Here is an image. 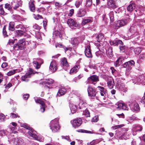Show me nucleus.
Wrapping results in <instances>:
<instances>
[{
	"instance_id": "3",
	"label": "nucleus",
	"mask_w": 145,
	"mask_h": 145,
	"mask_svg": "<svg viewBox=\"0 0 145 145\" xmlns=\"http://www.w3.org/2000/svg\"><path fill=\"white\" fill-rule=\"evenodd\" d=\"M71 122L72 127L75 128H76L81 125L82 121L81 118H77L71 121Z\"/></svg>"
},
{
	"instance_id": "19",
	"label": "nucleus",
	"mask_w": 145,
	"mask_h": 145,
	"mask_svg": "<svg viewBox=\"0 0 145 145\" xmlns=\"http://www.w3.org/2000/svg\"><path fill=\"white\" fill-rule=\"evenodd\" d=\"M78 37H75L72 38L71 40V44L73 45L77 46L79 43V41Z\"/></svg>"
},
{
	"instance_id": "7",
	"label": "nucleus",
	"mask_w": 145,
	"mask_h": 145,
	"mask_svg": "<svg viewBox=\"0 0 145 145\" xmlns=\"http://www.w3.org/2000/svg\"><path fill=\"white\" fill-rule=\"evenodd\" d=\"M44 85L45 86L47 87L49 89H51L55 87L54 86L53 84L54 83V81L51 79H48L44 81Z\"/></svg>"
},
{
	"instance_id": "13",
	"label": "nucleus",
	"mask_w": 145,
	"mask_h": 145,
	"mask_svg": "<svg viewBox=\"0 0 145 145\" xmlns=\"http://www.w3.org/2000/svg\"><path fill=\"white\" fill-rule=\"evenodd\" d=\"M116 105L117 106L116 108L117 110H128V108L127 106L124 103L118 102Z\"/></svg>"
},
{
	"instance_id": "43",
	"label": "nucleus",
	"mask_w": 145,
	"mask_h": 145,
	"mask_svg": "<svg viewBox=\"0 0 145 145\" xmlns=\"http://www.w3.org/2000/svg\"><path fill=\"white\" fill-rule=\"evenodd\" d=\"M109 15L110 21L111 22H112L114 21V19L113 12V11L111 12L109 14Z\"/></svg>"
},
{
	"instance_id": "59",
	"label": "nucleus",
	"mask_w": 145,
	"mask_h": 145,
	"mask_svg": "<svg viewBox=\"0 0 145 145\" xmlns=\"http://www.w3.org/2000/svg\"><path fill=\"white\" fill-rule=\"evenodd\" d=\"M74 10L73 9H71L69 11V13L68 15L70 16H71L73 15L74 13Z\"/></svg>"
},
{
	"instance_id": "45",
	"label": "nucleus",
	"mask_w": 145,
	"mask_h": 145,
	"mask_svg": "<svg viewBox=\"0 0 145 145\" xmlns=\"http://www.w3.org/2000/svg\"><path fill=\"white\" fill-rule=\"evenodd\" d=\"M0 14L3 15H5L6 14L3 7L2 5H0Z\"/></svg>"
},
{
	"instance_id": "21",
	"label": "nucleus",
	"mask_w": 145,
	"mask_h": 145,
	"mask_svg": "<svg viewBox=\"0 0 145 145\" xmlns=\"http://www.w3.org/2000/svg\"><path fill=\"white\" fill-rule=\"evenodd\" d=\"M114 84V80L112 79L111 78L108 80L107 82V86L109 89H112L113 88Z\"/></svg>"
},
{
	"instance_id": "4",
	"label": "nucleus",
	"mask_w": 145,
	"mask_h": 145,
	"mask_svg": "<svg viewBox=\"0 0 145 145\" xmlns=\"http://www.w3.org/2000/svg\"><path fill=\"white\" fill-rule=\"evenodd\" d=\"M35 100L36 103L40 104L41 105V106L40 108V110L42 112H43L45 110L46 105L44 103V102L40 99V98H35Z\"/></svg>"
},
{
	"instance_id": "41",
	"label": "nucleus",
	"mask_w": 145,
	"mask_h": 145,
	"mask_svg": "<svg viewBox=\"0 0 145 145\" xmlns=\"http://www.w3.org/2000/svg\"><path fill=\"white\" fill-rule=\"evenodd\" d=\"M92 4V0H86L85 6L86 7H90Z\"/></svg>"
},
{
	"instance_id": "16",
	"label": "nucleus",
	"mask_w": 145,
	"mask_h": 145,
	"mask_svg": "<svg viewBox=\"0 0 145 145\" xmlns=\"http://www.w3.org/2000/svg\"><path fill=\"white\" fill-rule=\"evenodd\" d=\"M39 60L41 61V62L39 61H34L33 63L34 66L36 69H38L40 68L41 65L43 63V61L42 59H39Z\"/></svg>"
},
{
	"instance_id": "50",
	"label": "nucleus",
	"mask_w": 145,
	"mask_h": 145,
	"mask_svg": "<svg viewBox=\"0 0 145 145\" xmlns=\"http://www.w3.org/2000/svg\"><path fill=\"white\" fill-rule=\"evenodd\" d=\"M123 67L124 68L128 67L129 69L131 70V67L130 66L128 61L125 63L123 64Z\"/></svg>"
},
{
	"instance_id": "56",
	"label": "nucleus",
	"mask_w": 145,
	"mask_h": 145,
	"mask_svg": "<svg viewBox=\"0 0 145 145\" xmlns=\"http://www.w3.org/2000/svg\"><path fill=\"white\" fill-rule=\"evenodd\" d=\"M33 27L34 29L38 30H39L41 29L40 27L36 24H35Z\"/></svg>"
},
{
	"instance_id": "30",
	"label": "nucleus",
	"mask_w": 145,
	"mask_h": 145,
	"mask_svg": "<svg viewBox=\"0 0 145 145\" xmlns=\"http://www.w3.org/2000/svg\"><path fill=\"white\" fill-rule=\"evenodd\" d=\"M32 16L33 18L36 20H39L43 18V17L39 14H33Z\"/></svg>"
},
{
	"instance_id": "62",
	"label": "nucleus",
	"mask_w": 145,
	"mask_h": 145,
	"mask_svg": "<svg viewBox=\"0 0 145 145\" xmlns=\"http://www.w3.org/2000/svg\"><path fill=\"white\" fill-rule=\"evenodd\" d=\"M29 94H24L23 95V99L25 100H27L29 97Z\"/></svg>"
},
{
	"instance_id": "52",
	"label": "nucleus",
	"mask_w": 145,
	"mask_h": 145,
	"mask_svg": "<svg viewBox=\"0 0 145 145\" xmlns=\"http://www.w3.org/2000/svg\"><path fill=\"white\" fill-rule=\"evenodd\" d=\"M120 51L122 52L123 53L126 50V47L125 46H120Z\"/></svg>"
},
{
	"instance_id": "12",
	"label": "nucleus",
	"mask_w": 145,
	"mask_h": 145,
	"mask_svg": "<svg viewBox=\"0 0 145 145\" xmlns=\"http://www.w3.org/2000/svg\"><path fill=\"white\" fill-rule=\"evenodd\" d=\"M84 53L85 56L88 57H92V54L90 45H87L85 47Z\"/></svg>"
},
{
	"instance_id": "44",
	"label": "nucleus",
	"mask_w": 145,
	"mask_h": 145,
	"mask_svg": "<svg viewBox=\"0 0 145 145\" xmlns=\"http://www.w3.org/2000/svg\"><path fill=\"white\" fill-rule=\"evenodd\" d=\"M120 44L123 45V43L121 40H116L115 43V46H118Z\"/></svg>"
},
{
	"instance_id": "11",
	"label": "nucleus",
	"mask_w": 145,
	"mask_h": 145,
	"mask_svg": "<svg viewBox=\"0 0 145 145\" xmlns=\"http://www.w3.org/2000/svg\"><path fill=\"white\" fill-rule=\"evenodd\" d=\"M57 64L55 60L52 61L50 63L49 67L50 70L53 72L56 71L58 69Z\"/></svg>"
},
{
	"instance_id": "29",
	"label": "nucleus",
	"mask_w": 145,
	"mask_h": 145,
	"mask_svg": "<svg viewBox=\"0 0 145 145\" xmlns=\"http://www.w3.org/2000/svg\"><path fill=\"white\" fill-rule=\"evenodd\" d=\"M106 54L110 57H112V48L111 47H109L108 50L106 51Z\"/></svg>"
},
{
	"instance_id": "38",
	"label": "nucleus",
	"mask_w": 145,
	"mask_h": 145,
	"mask_svg": "<svg viewBox=\"0 0 145 145\" xmlns=\"http://www.w3.org/2000/svg\"><path fill=\"white\" fill-rule=\"evenodd\" d=\"M122 59L121 58H118L114 63V64L115 67L119 66L121 63Z\"/></svg>"
},
{
	"instance_id": "17",
	"label": "nucleus",
	"mask_w": 145,
	"mask_h": 145,
	"mask_svg": "<svg viewBox=\"0 0 145 145\" xmlns=\"http://www.w3.org/2000/svg\"><path fill=\"white\" fill-rule=\"evenodd\" d=\"M79 108L81 110V111H84L87 109V104L85 102L82 101H80L79 104Z\"/></svg>"
},
{
	"instance_id": "53",
	"label": "nucleus",
	"mask_w": 145,
	"mask_h": 145,
	"mask_svg": "<svg viewBox=\"0 0 145 145\" xmlns=\"http://www.w3.org/2000/svg\"><path fill=\"white\" fill-rule=\"evenodd\" d=\"M15 72V70L10 71L7 73V75L8 76H10L14 74Z\"/></svg>"
},
{
	"instance_id": "60",
	"label": "nucleus",
	"mask_w": 145,
	"mask_h": 145,
	"mask_svg": "<svg viewBox=\"0 0 145 145\" xmlns=\"http://www.w3.org/2000/svg\"><path fill=\"white\" fill-rule=\"evenodd\" d=\"M130 66H133L135 64V62L133 60H131L128 61Z\"/></svg>"
},
{
	"instance_id": "40",
	"label": "nucleus",
	"mask_w": 145,
	"mask_h": 145,
	"mask_svg": "<svg viewBox=\"0 0 145 145\" xmlns=\"http://www.w3.org/2000/svg\"><path fill=\"white\" fill-rule=\"evenodd\" d=\"M70 107L71 111L73 113H74L77 110V108L75 105L71 104Z\"/></svg>"
},
{
	"instance_id": "24",
	"label": "nucleus",
	"mask_w": 145,
	"mask_h": 145,
	"mask_svg": "<svg viewBox=\"0 0 145 145\" xmlns=\"http://www.w3.org/2000/svg\"><path fill=\"white\" fill-rule=\"evenodd\" d=\"M80 66L79 65H75L70 70V73L72 74L73 73H76L77 72L79 69Z\"/></svg>"
},
{
	"instance_id": "49",
	"label": "nucleus",
	"mask_w": 145,
	"mask_h": 145,
	"mask_svg": "<svg viewBox=\"0 0 145 145\" xmlns=\"http://www.w3.org/2000/svg\"><path fill=\"white\" fill-rule=\"evenodd\" d=\"M31 132V133L30 132H28L29 135H30L31 137L34 138L36 139L37 138V136L36 134L34 133L33 132Z\"/></svg>"
},
{
	"instance_id": "63",
	"label": "nucleus",
	"mask_w": 145,
	"mask_h": 145,
	"mask_svg": "<svg viewBox=\"0 0 145 145\" xmlns=\"http://www.w3.org/2000/svg\"><path fill=\"white\" fill-rule=\"evenodd\" d=\"M116 40H111L110 41V44L111 46H115V43Z\"/></svg>"
},
{
	"instance_id": "55",
	"label": "nucleus",
	"mask_w": 145,
	"mask_h": 145,
	"mask_svg": "<svg viewBox=\"0 0 145 145\" xmlns=\"http://www.w3.org/2000/svg\"><path fill=\"white\" fill-rule=\"evenodd\" d=\"M5 119V116L3 114H0V120L1 121H3Z\"/></svg>"
},
{
	"instance_id": "34",
	"label": "nucleus",
	"mask_w": 145,
	"mask_h": 145,
	"mask_svg": "<svg viewBox=\"0 0 145 145\" xmlns=\"http://www.w3.org/2000/svg\"><path fill=\"white\" fill-rule=\"evenodd\" d=\"M28 78H29V77L25 74L24 76H22L21 79L23 81L27 82L29 80L27 79Z\"/></svg>"
},
{
	"instance_id": "47",
	"label": "nucleus",
	"mask_w": 145,
	"mask_h": 145,
	"mask_svg": "<svg viewBox=\"0 0 145 145\" xmlns=\"http://www.w3.org/2000/svg\"><path fill=\"white\" fill-rule=\"evenodd\" d=\"M82 1H76L75 2V5L77 8H78L82 5Z\"/></svg>"
},
{
	"instance_id": "31",
	"label": "nucleus",
	"mask_w": 145,
	"mask_h": 145,
	"mask_svg": "<svg viewBox=\"0 0 145 145\" xmlns=\"http://www.w3.org/2000/svg\"><path fill=\"white\" fill-rule=\"evenodd\" d=\"M76 131L77 132L82 133H88L90 134L93 133V132L92 131H87L83 129H79L77 130Z\"/></svg>"
},
{
	"instance_id": "35",
	"label": "nucleus",
	"mask_w": 145,
	"mask_h": 145,
	"mask_svg": "<svg viewBox=\"0 0 145 145\" xmlns=\"http://www.w3.org/2000/svg\"><path fill=\"white\" fill-rule=\"evenodd\" d=\"M26 30H17L15 32L17 35L20 36H22L24 35L25 33Z\"/></svg>"
},
{
	"instance_id": "20",
	"label": "nucleus",
	"mask_w": 145,
	"mask_h": 145,
	"mask_svg": "<svg viewBox=\"0 0 145 145\" xmlns=\"http://www.w3.org/2000/svg\"><path fill=\"white\" fill-rule=\"evenodd\" d=\"M127 22L125 20H122L118 21L116 25L119 27L123 26L126 25Z\"/></svg>"
},
{
	"instance_id": "27",
	"label": "nucleus",
	"mask_w": 145,
	"mask_h": 145,
	"mask_svg": "<svg viewBox=\"0 0 145 145\" xmlns=\"http://www.w3.org/2000/svg\"><path fill=\"white\" fill-rule=\"evenodd\" d=\"M14 25L15 23L14 22H10L8 27V29L9 31H13L15 30Z\"/></svg>"
},
{
	"instance_id": "57",
	"label": "nucleus",
	"mask_w": 145,
	"mask_h": 145,
	"mask_svg": "<svg viewBox=\"0 0 145 145\" xmlns=\"http://www.w3.org/2000/svg\"><path fill=\"white\" fill-rule=\"evenodd\" d=\"M98 120V116H95L92 119V121L94 122H97Z\"/></svg>"
},
{
	"instance_id": "61",
	"label": "nucleus",
	"mask_w": 145,
	"mask_h": 145,
	"mask_svg": "<svg viewBox=\"0 0 145 145\" xmlns=\"http://www.w3.org/2000/svg\"><path fill=\"white\" fill-rule=\"evenodd\" d=\"M136 129L137 131H141L142 129V127L141 126H138L136 127Z\"/></svg>"
},
{
	"instance_id": "64",
	"label": "nucleus",
	"mask_w": 145,
	"mask_h": 145,
	"mask_svg": "<svg viewBox=\"0 0 145 145\" xmlns=\"http://www.w3.org/2000/svg\"><path fill=\"white\" fill-rule=\"evenodd\" d=\"M7 63L6 62H4L1 65V67L3 68H4L7 66Z\"/></svg>"
},
{
	"instance_id": "54",
	"label": "nucleus",
	"mask_w": 145,
	"mask_h": 145,
	"mask_svg": "<svg viewBox=\"0 0 145 145\" xmlns=\"http://www.w3.org/2000/svg\"><path fill=\"white\" fill-rule=\"evenodd\" d=\"M110 69L111 70V72L112 74L114 75H115V74L117 72V71L113 67H111Z\"/></svg>"
},
{
	"instance_id": "6",
	"label": "nucleus",
	"mask_w": 145,
	"mask_h": 145,
	"mask_svg": "<svg viewBox=\"0 0 145 145\" xmlns=\"http://www.w3.org/2000/svg\"><path fill=\"white\" fill-rule=\"evenodd\" d=\"M22 1L21 0H16L12 1L11 3V6L14 10H16L20 6H21Z\"/></svg>"
},
{
	"instance_id": "15",
	"label": "nucleus",
	"mask_w": 145,
	"mask_h": 145,
	"mask_svg": "<svg viewBox=\"0 0 145 145\" xmlns=\"http://www.w3.org/2000/svg\"><path fill=\"white\" fill-rule=\"evenodd\" d=\"M67 24L70 26H74L77 27L78 26V24L72 18L68 19L67 21Z\"/></svg>"
},
{
	"instance_id": "2",
	"label": "nucleus",
	"mask_w": 145,
	"mask_h": 145,
	"mask_svg": "<svg viewBox=\"0 0 145 145\" xmlns=\"http://www.w3.org/2000/svg\"><path fill=\"white\" fill-rule=\"evenodd\" d=\"M50 127V129L53 132H57L60 128V127L58 124L57 121L55 120L51 121Z\"/></svg>"
},
{
	"instance_id": "22",
	"label": "nucleus",
	"mask_w": 145,
	"mask_h": 145,
	"mask_svg": "<svg viewBox=\"0 0 145 145\" xmlns=\"http://www.w3.org/2000/svg\"><path fill=\"white\" fill-rule=\"evenodd\" d=\"M93 21L92 18L89 17L88 18L83 20L82 22V24L83 25H84L87 23H91Z\"/></svg>"
},
{
	"instance_id": "39",
	"label": "nucleus",
	"mask_w": 145,
	"mask_h": 145,
	"mask_svg": "<svg viewBox=\"0 0 145 145\" xmlns=\"http://www.w3.org/2000/svg\"><path fill=\"white\" fill-rule=\"evenodd\" d=\"M122 130L123 132H125L122 135H121V137L124 138L125 137V136L127 134V132L128 131V129L127 128H123L122 129Z\"/></svg>"
},
{
	"instance_id": "36",
	"label": "nucleus",
	"mask_w": 145,
	"mask_h": 145,
	"mask_svg": "<svg viewBox=\"0 0 145 145\" xmlns=\"http://www.w3.org/2000/svg\"><path fill=\"white\" fill-rule=\"evenodd\" d=\"M16 28L19 29L18 30H26L25 27L22 24H19L17 25L16 27Z\"/></svg>"
},
{
	"instance_id": "42",
	"label": "nucleus",
	"mask_w": 145,
	"mask_h": 145,
	"mask_svg": "<svg viewBox=\"0 0 145 145\" xmlns=\"http://www.w3.org/2000/svg\"><path fill=\"white\" fill-rule=\"evenodd\" d=\"M6 25H5L3 28V35L5 37H7L8 35L7 34V32L6 31Z\"/></svg>"
},
{
	"instance_id": "9",
	"label": "nucleus",
	"mask_w": 145,
	"mask_h": 145,
	"mask_svg": "<svg viewBox=\"0 0 145 145\" xmlns=\"http://www.w3.org/2000/svg\"><path fill=\"white\" fill-rule=\"evenodd\" d=\"M87 80L88 83H92L93 82H97L99 81V79L98 76L93 75L89 77Z\"/></svg>"
},
{
	"instance_id": "5",
	"label": "nucleus",
	"mask_w": 145,
	"mask_h": 145,
	"mask_svg": "<svg viewBox=\"0 0 145 145\" xmlns=\"http://www.w3.org/2000/svg\"><path fill=\"white\" fill-rule=\"evenodd\" d=\"M87 91L89 96L94 97L96 96L97 92L95 88L91 86H89L88 88Z\"/></svg>"
},
{
	"instance_id": "1",
	"label": "nucleus",
	"mask_w": 145,
	"mask_h": 145,
	"mask_svg": "<svg viewBox=\"0 0 145 145\" xmlns=\"http://www.w3.org/2000/svg\"><path fill=\"white\" fill-rule=\"evenodd\" d=\"M25 39H22L19 40L17 43L15 44L13 48L14 50H23L25 47Z\"/></svg>"
},
{
	"instance_id": "33",
	"label": "nucleus",
	"mask_w": 145,
	"mask_h": 145,
	"mask_svg": "<svg viewBox=\"0 0 145 145\" xmlns=\"http://www.w3.org/2000/svg\"><path fill=\"white\" fill-rule=\"evenodd\" d=\"M98 89L99 90L100 92H103V93H107V90L104 87L101 86H98L97 87Z\"/></svg>"
},
{
	"instance_id": "51",
	"label": "nucleus",
	"mask_w": 145,
	"mask_h": 145,
	"mask_svg": "<svg viewBox=\"0 0 145 145\" xmlns=\"http://www.w3.org/2000/svg\"><path fill=\"white\" fill-rule=\"evenodd\" d=\"M10 114L11 115L10 117L12 118H16L17 117L19 118L20 117V116H19L17 114H15L12 112Z\"/></svg>"
},
{
	"instance_id": "10",
	"label": "nucleus",
	"mask_w": 145,
	"mask_h": 145,
	"mask_svg": "<svg viewBox=\"0 0 145 145\" xmlns=\"http://www.w3.org/2000/svg\"><path fill=\"white\" fill-rule=\"evenodd\" d=\"M87 12L85 8H80L77 11L76 16L78 17H82L85 16L87 14Z\"/></svg>"
},
{
	"instance_id": "14",
	"label": "nucleus",
	"mask_w": 145,
	"mask_h": 145,
	"mask_svg": "<svg viewBox=\"0 0 145 145\" xmlns=\"http://www.w3.org/2000/svg\"><path fill=\"white\" fill-rule=\"evenodd\" d=\"M107 4L108 7L110 8L114 9L118 7L114 0H107Z\"/></svg>"
},
{
	"instance_id": "26",
	"label": "nucleus",
	"mask_w": 145,
	"mask_h": 145,
	"mask_svg": "<svg viewBox=\"0 0 145 145\" xmlns=\"http://www.w3.org/2000/svg\"><path fill=\"white\" fill-rule=\"evenodd\" d=\"M61 64L63 67H67L69 65L67 59L65 57H63L61 59Z\"/></svg>"
},
{
	"instance_id": "25",
	"label": "nucleus",
	"mask_w": 145,
	"mask_h": 145,
	"mask_svg": "<svg viewBox=\"0 0 145 145\" xmlns=\"http://www.w3.org/2000/svg\"><path fill=\"white\" fill-rule=\"evenodd\" d=\"M136 7V5L135 3H132L130 4L127 7V9L129 11L131 12L135 9Z\"/></svg>"
},
{
	"instance_id": "37",
	"label": "nucleus",
	"mask_w": 145,
	"mask_h": 145,
	"mask_svg": "<svg viewBox=\"0 0 145 145\" xmlns=\"http://www.w3.org/2000/svg\"><path fill=\"white\" fill-rule=\"evenodd\" d=\"M135 54L137 55L139 54L142 51L141 49L139 47H138L135 48L134 50Z\"/></svg>"
},
{
	"instance_id": "8",
	"label": "nucleus",
	"mask_w": 145,
	"mask_h": 145,
	"mask_svg": "<svg viewBox=\"0 0 145 145\" xmlns=\"http://www.w3.org/2000/svg\"><path fill=\"white\" fill-rule=\"evenodd\" d=\"M129 103H131V104H133V106L132 108V109L133 111H136L137 112H138L140 111V108L138 104L135 100H130V101H129Z\"/></svg>"
},
{
	"instance_id": "48",
	"label": "nucleus",
	"mask_w": 145,
	"mask_h": 145,
	"mask_svg": "<svg viewBox=\"0 0 145 145\" xmlns=\"http://www.w3.org/2000/svg\"><path fill=\"white\" fill-rule=\"evenodd\" d=\"M5 8L9 10H11L12 8V6H11V4L10 5L8 3H6L5 4Z\"/></svg>"
},
{
	"instance_id": "32",
	"label": "nucleus",
	"mask_w": 145,
	"mask_h": 145,
	"mask_svg": "<svg viewBox=\"0 0 145 145\" xmlns=\"http://www.w3.org/2000/svg\"><path fill=\"white\" fill-rule=\"evenodd\" d=\"M96 36L97 40L100 41L104 37V35L101 33H99L97 35H96Z\"/></svg>"
},
{
	"instance_id": "18",
	"label": "nucleus",
	"mask_w": 145,
	"mask_h": 145,
	"mask_svg": "<svg viewBox=\"0 0 145 145\" xmlns=\"http://www.w3.org/2000/svg\"><path fill=\"white\" fill-rule=\"evenodd\" d=\"M35 1L34 0H30L29 2V7L30 10L32 12H34L35 9Z\"/></svg>"
},
{
	"instance_id": "28",
	"label": "nucleus",
	"mask_w": 145,
	"mask_h": 145,
	"mask_svg": "<svg viewBox=\"0 0 145 145\" xmlns=\"http://www.w3.org/2000/svg\"><path fill=\"white\" fill-rule=\"evenodd\" d=\"M66 92L65 89L62 88L59 90L57 94V95L59 97L64 95Z\"/></svg>"
},
{
	"instance_id": "23",
	"label": "nucleus",
	"mask_w": 145,
	"mask_h": 145,
	"mask_svg": "<svg viewBox=\"0 0 145 145\" xmlns=\"http://www.w3.org/2000/svg\"><path fill=\"white\" fill-rule=\"evenodd\" d=\"M36 73L38 74V72L36 71H34L31 68H29L27 72L25 73L29 78L31 77L30 75L31 74H35Z\"/></svg>"
},
{
	"instance_id": "46",
	"label": "nucleus",
	"mask_w": 145,
	"mask_h": 145,
	"mask_svg": "<svg viewBox=\"0 0 145 145\" xmlns=\"http://www.w3.org/2000/svg\"><path fill=\"white\" fill-rule=\"evenodd\" d=\"M84 111V114L85 116L86 117H90V113L88 110L86 109Z\"/></svg>"
},
{
	"instance_id": "58",
	"label": "nucleus",
	"mask_w": 145,
	"mask_h": 145,
	"mask_svg": "<svg viewBox=\"0 0 145 145\" xmlns=\"http://www.w3.org/2000/svg\"><path fill=\"white\" fill-rule=\"evenodd\" d=\"M55 6L57 8H58L59 7H60L61 6V4L59 3L58 2H56L55 3Z\"/></svg>"
}]
</instances>
